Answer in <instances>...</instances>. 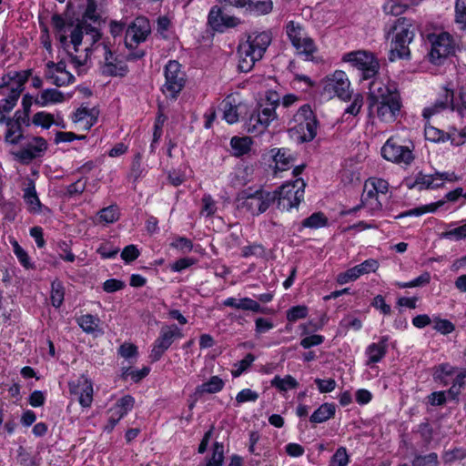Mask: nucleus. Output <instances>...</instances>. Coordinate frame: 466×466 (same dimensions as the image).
<instances>
[{"mask_svg":"<svg viewBox=\"0 0 466 466\" xmlns=\"http://www.w3.org/2000/svg\"><path fill=\"white\" fill-rule=\"evenodd\" d=\"M369 110L384 123H393L402 106L400 93L393 86L374 81L369 94Z\"/></svg>","mask_w":466,"mask_h":466,"instance_id":"obj_1","label":"nucleus"},{"mask_svg":"<svg viewBox=\"0 0 466 466\" xmlns=\"http://www.w3.org/2000/svg\"><path fill=\"white\" fill-rule=\"evenodd\" d=\"M415 36L413 21L407 17H400L386 32V38L390 39L389 59L409 58L410 55V44Z\"/></svg>","mask_w":466,"mask_h":466,"instance_id":"obj_2","label":"nucleus"},{"mask_svg":"<svg viewBox=\"0 0 466 466\" xmlns=\"http://www.w3.org/2000/svg\"><path fill=\"white\" fill-rule=\"evenodd\" d=\"M271 43L269 32H254L248 35L247 40L238 45V69L249 72L259 61Z\"/></svg>","mask_w":466,"mask_h":466,"instance_id":"obj_3","label":"nucleus"},{"mask_svg":"<svg viewBox=\"0 0 466 466\" xmlns=\"http://www.w3.org/2000/svg\"><path fill=\"white\" fill-rule=\"evenodd\" d=\"M99 15L96 13V5L94 0H88L86 11L83 15L82 19L71 31V37L74 47L76 45H82L83 43L87 45H94L98 39H100V33L98 30Z\"/></svg>","mask_w":466,"mask_h":466,"instance_id":"obj_4","label":"nucleus"},{"mask_svg":"<svg viewBox=\"0 0 466 466\" xmlns=\"http://www.w3.org/2000/svg\"><path fill=\"white\" fill-rule=\"evenodd\" d=\"M30 75V70H25L3 76L0 83V95L5 97L0 100V113L10 112L15 107Z\"/></svg>","mask_w":466,"mask_h":466,"instance_id":"obj_5","label":"nucleus"},{"mask_svg":"<svg viewBox=\"0 0 466 466\" xmlns=\"http://www.w3.org/2000/svg\"><path fill=\"white\" fill-rule=\"evenodd\" d=\"M278 106L279 99H273L272 96H268L265 102L259 103L245 123L247 132L253 136L263 134L270 123L277 119Z\"/></svg>","mask_w":466,"mask_h":466,"instance_id":"obj_6","label":"nucleus"},{"mask_svg":"<svg viewBox=\"0 0 466 466\" xmlns=\"http://www.w3.org/2000/svg\"><path fill=\"white\" fill-rule=\"evenodd\" d=\"M276 201V195L264 189H257L254 192L243 190L236 198L235 203L238 210L252 216H258Z\"/></svg>","mask_w":466,"mask_h":466,"instance_id":"obj_7","label":"nucleus"},{"mask_svg":"<svg viewBox=\"0 0 466 466\" xmlns=\"http://www.w3.org/2000/svg\"><path fill=\"white\" fill-rule=\"evenodd\" d=\"M51 23L56 32V37L70 58V62L77 69L78 74H82L85 71L84 66L86 64L89 56V46H86L82 50L79 49L81 45H76L74 47L70 46V45L73 46V41L72 39L67 41V37L66 35V24L60 15H54L52 16ZM70 38L72 37L70 36Z\"/></svg>","mask_w":466,"mask_h":466,"instance_id":"obj_8","label":"nucleus"},{"mask_svg":"<svg viewBox=\"0 0 466 466\" xmlns=\"http://www.w3.org/2000/svg\"><path fill=\"white\" fill-rule=\"evenodd\" d=\"M151 32L150 24L147 18L144 16L137 17L126 30L125 45L130 52L127 55V60L140 59L145 56L142 49H137V46L145 42Z\"/></svg>","mask_w":466,"mask_h":466,"instance_id":"obj_9","label":"nucleus"},{"mask_svg":"<svg viewBox=\"0 0 466 466\" xmlns=\"http://www.w3.org/2000/svg\"><path fill=\"white\" fill-rule=\"evenodd\" d=\"M305 182L302 179H296L294 182H288L271 193L276 195L277 207L281 211H289L298 208L304 198Z\"/></svg>","mask_w":466,"mask_h":466,"instance_id":"obj_10","label":"nucleus"},{"mask_svg":"<svg viewBox=\"0 0 466 466\" xmlns=\"http://www.w3.org/2000/svg\"><path fill=\"white\" fill-rule=\"evenodd\" d=\"M89 52L93 51L97 56H103L101 62V72L105 76H125L128 73V67L126 63L115 56L105 43H95L87 45Z\"/></svg>","mask_w":466,"mask_h":466,"instance_id":"obj_11","label":"nucleus"},{"mask_svg":"<svg viewBox=\"0 0 466 466\" xmlns=\"http://www.w3.org/2000/svg\"><path fill=\"white\" fill-rule=\"evenodd\" d=\"M286 32L297 53L304 56L306 60L313 61L318 47L303 27L299 24L290 21L286 26Z\"/></svg>","mask_w":466,"mask_h":466,"instance_id":"obj_12","label":"nucleus"},{"mask_svg":"<svg viewBox=\"0 0 466 466\" xmlns=\"http://www.w3.org/2000/svg\"><path fill=\"white\" fill-rule=\"evenodd\" d=\"M294 126L292 128L300 135L303 142H309L317 136L318 121L309 105L299 107L293 116Z\"/></svg>","mask_w":466,"mask_h":466,"instance_id":"obj_13","label":"nucleus"},{"mask_svg":"<svg viewBox=\"0 0 466 466\" xmlns=\"http://www.w3.org/2000/svg\"><path fill=\"white\" fill-rule=\"evenodd\" d=\"M165 84L162 92L167 97L176 99L186 84V73L176 60H170L165 66Z\"/></svg>","mask_w":466,"mask_h":466,"instance_id":"obj_14","label":"nucleus"},{"mask_svg":"<svg viewBox=\"0 0 466 466\" xmlns=\"http://www.w3.org/2000/svg\"><path fill=\"white\" fill-rule=\"evenodd\" d=\"M342 61L361 71L362 77L369 79L374 76L380 67L379 62L371 52L358 50L343 55Z\"/></svg>","mask_w":466,"mask_h":466,"instance_id":"obj_15","label":"nucleus"},{"mask_svg":"<svg viewBox=\"0 0 466 466\" xmlns=\"http://www.w3.org/2000/svg\"><path fill=\"white\" fill-rule=\"evenodd\" d=\"M381 156L399 165H410L414 160L412 149L400 143L397 137H390L381 147Z\"/></svg>","mask_w":466,"mask_h":466,"instance_id":"obj_16","label":"nucleus"},{"mask_svg":"<svg viewBox=\"0 0 466 466\" xmlns=\"http://www.w3.org/2000/svg\"><path fill=\"white\" fill-rule=\"evenodd\" d=\"M183 334L180 329L173 325H166L160 329L159 335L156 339L149 358L152 361H157L161 359L163 354L169 349L173 342L182 338Z\"/></svg>","mask_w":466,"mask_h":466,"instance_id":"obj_17","label":"nucleus"},{"mask_svg":"<svg viewBox=\"0 0 466 466\" xmlns=\"http://www.w3.org/2000/svg\"><path fill=\"white\" fill-rule=\"evenodd\" d=\"M431 48L429 53L430 61L435 65H441L454 52V42L450 34L444 32L432 35L431 37Z\"/></svg>","mask_w":466,"mask_h":466,"instance_id":"obj_18","label":"nucleus"},{"mask_svg":"<svg viewBox=\"0 0 466 466\" xmlns=\"http://www.w3.org/2000/svg\"><path fill=\"white\" fill-rule=\"evenodd\" d=\"M241 24V20L235 16L224 14L221 7L214 5L209 10L208 15V26L216 32L223 33L227 29L237 27Z\"/></svg>","mask_w":466,"mask_h":466,"instance_id":"obj_19","label":"nucleus"},{"mask_svg":"<svg viewBox=\"0 0 466 466\" xmlns=\"http://www.w3.org/2000/svg\"><path fill=\"white\" fill-rule=\"evenodd\" d=\"M325 89L342 100H349L351 96L350 82L342 70H336L326 77Z\"/></svg>","mask_w":466,"mask_h":466,"instance_id":"obj_20","label":"nucleus"},{"mask_svg":"<svg viewBox=\"0 0 466 466\" xmlns=\"http://www.w3.org/2000/svg\"><path fill=\"white\" fill-rule=\"evenodd\" d=\"M71 395L77 398L79 404L84 408L91 406L93 401V384L85 375L68 383Z\"/></svg>","mask_w":466,"mask_h":466,"instance_id":"obj_21","label":"nucleus"},{"mask_svg":"<svg viewBox=\"0 0 466 466\" xmlns=\"http://www.w3.org/2000/svg\"><path fill=\"white\" fill-rule=\"evenodd\" d=\"M45 77L56 86H65L75 81L74 76L66 70L64 61L58 63L49 61L46 64Z\"/></svg>","mask_w":466,"mask_h":466,"instance_id":"obj_22","label":"nucleus"},{"mask_svg":"<svg viewBox=\"0 0 466 466\" xmlns=\"http://www.w3.org/2000/svg\"><path fill=\"white\" fill-rule=\"evenodd\" d=\"M379 267L380 264L376 259L369 258L344 272H340L338 274L336 280L339 285H344L350 281L357 280L362 275L375 272Z\"/></svg>","mask_w":466,"mask_h":466,"instance_id":"obj_23","label":"nucleus"},{"mask_svg":"<svg viewBox=\"0 0 466 466\" xmlns=\"http://www.w3.org/2000/svg\"><path fill=\"white\" fill-rule=\"evenodd\" d=\"M453 98L454 92L451 88L442 87L439 98L436 99L435 103L428 107H425L422 112V116L425 118H429L434 114H437L442 110L448 108H453Z\"/></svg>","mask_w":466,"mask_h":466,"instance_id":"obj_24","label":"nucleus"},{"mask_svg":"<svg viewBox=\"0 0 466 466\" xmlns=\"http://www.w3.org/2000/svg\"><path fill=\"white\" fill-rule=\"evenodd\" d=\"M380 194L375 191V187L371 186L370 182L364 183L363 193L361 196V204L352 209L358 210L360 207L368 208L371 213L381 210L382 204L380 200Z\"/></svg>","mask_w":466,"mask_h":466,"instance_id":"obj_25","label":"nucleus"},{"mask_svg":"<svg viewBox=\"0 0 466 466\" xmlns=\"http://www.w3.org/2000/svg\"><path fill=\"white\" fill-rule=\"evenodd\" d=\"M98 110L96 107H79L74 114L73 121L80 129L87 131L97 121Z\"/></svg>","mask_w":466,"mask_h":466,"instance_id":"obj_26","label":"nucleus"},{"mask_svg":"<svg viewBox=\"0 0 466 466\" xmlns=\"http://www.w3.org/2000/svg\"><path fill=\"white\" fill-rule=\"evenodd\" d=\"M388 340L389 338L387 336H383L378 342L371 343L367 347V365L378 363L385 357L388 350Z\"/></svg>","mask_w":466,"mask_h":466,"instance_id":"obj_27","label":"nucleus"},{"mask_svg":"<svg viewBox=\"0 0 466 466\" xmlns=\"http://www.w3.org/2000/svg\"><path fill=\"white\" fill-rule=\"evenodd\" d=\"M23 198L30 213H40L42 204L35 190L33 180H29L26 187L23 189Z\"/></svg>","mask_w":466,"mask_h":466,"instance_id":"obj_28","label":"nucleus"},{"mask_svg":"<svg viewBox=\"0 0 466 466\" xmlns=\"http://www.w3.org/2000/svg\"><path fill=\"white\" fill-rule=\"evenodd\" d=\"M270 152L275 162L276 172L288 170L292 166L294 158L289 149L273 148Z\"/></svg>","mask_w":466,"mask_h":466,"instance_id":"obj_29","label":"nucleus"},{"mask_svg":"<svg viewBox=\"0 0 466 466\" xmlns=\"http://www.w3.org/2000/svg\"><path fill=\"white\" fill-rule=\"evenodd\" d=\"M223 305L226 307H230L238 309L250 310L252 312L261 311L260 305L257 301L249 298H243L240 299H237L235 298H228L223 301Z\"/></svg>","mask_w":466,"mask_h":466,"instance_id":"obj_30","label":"nucleus"},{"mask_svg":"<svg viewBox=\"0 0 466 466\" xmlns=\"http://www.w3.org/2000/svg\"><path fill=\"white\" fill-rule=\"evenodd\" d=\"M225 386L224 380L218 376H212L210 379L196 388L195 394H214L221 391Z\"/></svg>","mask_w":466,"mask_h":466,"instance_id":"obj_31","label":"nucleus"},{"mask_svg":"<svg viewBox=\"0 0 466 466\" xmlns=\"http://www.w3.org/2000/svg\"><path fill=\"white\" fill-rule=\"evenodd\" d=\"M65 101V95L55 88H47L41 92L40 96L35 100V103L40 106H46L49 104H57Z\"/></svg>","mask_w":466,"mask_h":466,"instance_id":"obj_32","label":"nucleus"},{"mask_svg":"<svg viewBox=\"0 0 466 466\" xmlns=\"http://www.w3.org/2000/svg\"><path fill=\"white\" fill-rule=\"evenodd\" d=\"M135 400L130 395H125L120 398L116 404L109 409L108 412L121 420L134 407Z\"/></svg>","mask_w":466,"mask_h":466,"instance_id":"obj_33","label":"nucleus"},{"mask_svg":"<svg viewBox=\"0 0 466 466\" xmlns=\"http://www.w3.org/2000/svg\"><path fill=\"white\" fill-rule=\"evenodd\" d=\"M336 407L333 403H323L310 416L312 423H322L334 417Z\"/></svg>","mask_w":466,"mask_h":466,"instance_id":"obj_34","label":"nucleus"},{"mask_svg":"<svg viewBox=\"0 0 466 466\" xmlns=\"http://www.w3.org/2000/svg\"><path fill=\"white\" fill-rule=\"evenodd\" d=\"M7 131L5 134V141L16 145L23 138V131L21 124L16 121H13L12 118L6 120Z\"/></svg>","mask_w":466,"mask_h":466,"instance_id":"obj_35","label":"nucleus"},{"mask_svg":"<svg viewBox=\"0 0 466 466\" xmlns=\"http://www.w3.org/2000/svg\"><path fill=\"white\" fill-rule=\"evenodd\" d=\"M271 386L280 391H287L298 388L299 382L291 375H286L284 378L275 376L271 380Z\"/></svg>","mask_w":466,"mask_h":466,"instance_id":"obj_36","label":"nucleus"},{"mask_svg":"<svg viewBox=\"0 0 466 466\" xmlns=\"http://www.w3.org/2000/svg\"><path fill=\"white\" fill-rule=\"evenodd\" d=\"M65 297V288L62 282L58 279H55L51 284L50 299L51 303L55 308H59Z\"/></svg>","mask_w":466,"mask_h":466,"instance_id":"obj_37","label":"nucleus"},{"mask_svg":"<svg viewBox=\"0 0 466 466\" xmlns=\"http://www.w3.org/2000/svg\"><path fill=\"white\" fill-rule=\"evenodd\" d=\"M77 323L86 333H94L98 329L100 320L91 314H86L78 318Z\"/></svg>","mask_w":466,"mask_h":466,"instance_id":"obj_38","label":"nucleus"},{"mask_svg":"<svg viewBox=\"0 0 466 466\" xmlns=\"http://www.w3.org/2000/svg\"><path fill=\"white\" fill-rule=\"evenodd\" d=\"M251 140L248 137H233L230 140V146L237 157L243 156L250 150Z\"/></svg>","mask_w":466,"mask_h":466,"instance_id":"obj_39","label":"nucleus"},{"mask_svg":"<svg viewBox=\"0 0 466 466\" xmlns=\"http://www.w3.org/2000/svg\"><path fill=\"white\" fill-rule=\"evenodd\" d=\"M466 384V371H461L453 380L451 387L447 391L449 399L456 400L461 392V389Z\"/></svg>","mask_w":466,"mask_h":466,"instance_id":"obj_40","label":"nucleus"},{"mask_svg":"<svg viewBox=\"0 0 466 466\" xmlns=\"http://www.w3.org/2000/svg\"><path fill=\"white\" fill-rule=\"evenodd\" d=\"M418 187L420 189L422 188H436L441 187V183H434L431 175H425L419 173L412 185H409V187Z\"/></svg>","mask_w":466,"mask_h":466,"instance_id":"obj_41","label":"nucleus"},{"mask_svg":"<svg viewBox=\"0 0 466 466\" xmlns=\"http://www.w3.org/2000/svg\"><path fill=\"white\" fill-rule=\"evenodd\" d=\"M454 374V368L448 363H443L435 368L433 378L436 381H440L444 385L448 384V377Z\"/></svg>","mask_w":466,"mask_h":466,"instance_id":"obj_42","label":"nucleus"},{"mask_svg":"<svg viewBox=\"0 0 466 466\" xmlns=\"http://www.w3.org/2000/svg\"><path fill=\"white\" fill-rule=\"evenodd\" d=\"M328 223V218L321 212L313 213L309 218L302 221V226L309 228H319L325 227Z\"/></svg>","mask_w":466,"mask_h":466,"instance_id":"obj_43","label":"nucleus"},{"mask_svg":"<svg viewBox=\"0 0 466 466\" xmlns=\"http://www.w3.org/2000/svg\"><path fill=\"white\" fill-rule=\"evenodd\" d=\"M223 118L228 124H234L238 120V108L232 105L228 98L222 102Z\"/></svg>","mask_w":466,"mask_h":466,"instance_id":"obj_44","label":"nucleus"},{"mask_svg":"<svg viewBox=\"0 0 466 466\" xmlns=\"http://www.w3.org/2000/svg\"><path fill=\"white\" fill-rule=\"evenodd\" d=\"M408 8V5L398 0H388L383 5V11L387 15L398 16L402 15Z\"/></svg>","mask_w":466,"mask_h":466,"instance_id":"obj_45","label":"nucleus"},{"mask_svg":"<svg viewBox=\"0 0 466 466\" xmlns=\"http://www.w3.org/2000/svg\"><path fill=\"white\" fill-rule=\"evenodd\" d=\"M32 123L46 129H48L53 124H56L54 116L45 111L35 114L32 118ZM56 125L58 124L56 123Z\"/></svg>","mask_w":466,"mask_h":466,"instance_id":"obj_46","label":"nucleus"},{"mask_svg":"<svg viewBox=\"0 0 466 466\" xmlns=\"http://www.w3.org/2000/svg\"><path fill=\"white\" fill-rule=\"evenodd\" d=\"M255 356L251 353H248L245 356V358L237 363L234 364V369L231 370V374L234 378L239 377L243 372H245L254 362Z\"/></svg>","mask_w":466,"mask_h":466,"instance_id":"obj_47","label":"nucleus"},{"mask_svg":"<svg viewBox=\"0 0 466 466\" xmlns=\"http://www.w3.org/2000/svg\"><path fill=\"white\" fill-rule=\"evenodd\" d=\"M431 281V274L428 271H424L418 278L414 279L409 282H396V286L400 289L406 288H416V287H423L430 283Z\"/></svg>","mask_w":466,"mask_h":466,"instance_id":"obj_48","label":"nucleus"},{"mask_svg":"<svg viewBox=\"0 0 466 466\" xmlns=\"http://www.w3.org/2000/svg\"><path fill=\"white\" fill-rule=\"evenodd\" d=\"M224 461V447L222 443L215 442L212 456L205 466H222Z\"/></svg>","mask_w":466,"mask_h":466,"instance_id":"obj_49","label":"nucleus"},{"mask_svg":"<svg viewBox=\"0 0 466 466\" xmlns=\"http://www.w3.org/2000/svg\"><path fill=\"white\" fill-rule=\"evenodd\" d=\"M100 221L113 223L119 218V210L116 206H109L102 208L98 213Z\"/></svg>","mask_w":466,"mask_h":466,"instance_id":"obj_50","label":"nucleus"},{"mask_svg":"<svg viewBox=\"0 0 466 466\" xmlns=\"http://www.w3.org/2000/svg\"><path fill=\"white\" fill-rule=\"evenodd\" d=\"M273 3L271 0H252V4L248 10L257 15H267L272 11Z\"/></svg>","mask_w":466,"mask_h":466,"instance_id":"obj_51","label":"nucleus"},{"mask_svg":"<svg viewBox=\"0 0 466 466\" xmlns=\"http://www.w3.org/2000/svg\"><path fill=\"white\" fill-rule=\"evenodd\" d=\"M309 309L305 305H298L290 308L287 311V319L289 322H295L299 319H305L308 316Z\"/></svg>","mask_w":466,"mask_h":466,"instance_id":"obj_52","label":"nucleus"},{"mask_svg":"<svg viewBox=\"0 0 466 466\" xmlns=\"http://www.w3.org/2000/svg\"><path fill=\"white\" fill-rule=\"evenodd\" d=\"M424 136L427 140L432 142H443L446 140V133L431 125L425 126Z\"/></svg>","mask_w":466,"mask_h":466,"instance_id":"obj_53","label":"nucleus"},{"mask_svg":"<svg viewBox=\"0 0 466 466\" xmlns=\"http://www.w3.org/2000/svg\"><path fill=\"white\" fill-rule=\"evenodd\" d=\"M446 140H451V143L455 146L463 145L466 142V127L461 130L452 128L446 133Z\"/></svg>","mask_w":466,"mask_h":466,"instance_id":"obj_54","label":"nucleus"},{"mask_svg":"<svg viewBox=\"0 0 466 466\" xmlns=\"http://www.w3.org/2000/svg\"><path fill=\"white\" fill-rule=\"evenodd\" d=\"M26 147H28L32 153L35 154V157H37L46 150L47 143L45 138L35 137L32 141L26 145Z\"/></svg>","mask_w":466,"mask_h":466,"instance_id":"obj_55","label":"nucleus"},{"mask_svg":"<svg viewBox=\"0 0 466 466\" xmlns=\"http://www.w3.org/2000/svg\"><path fill=\"white\" fill-rule=\"evenodd\" d=\"M445 203V200H439L435 203H431L430 205H426L422 208H417L410 209L407 211L406 213L402 214V216H420L426 212H434L436 211L440 207H441Z\"/></svg>","mask_w":466,"mask_h":466,"instance_id":"obj_56","label":"nucleus"},{"mask_svg":"<svg viewBox=\"0 0 466 466\" xmlns=\"http://www.w3.org/2000/svg\"><path fill=\"white\" fill-rule=\"evenodd\" d=\"M349 455L344 447L339 448L330 459V466H348Z\"/></svg>","mask_w":466,"mask_h":466,"instance_id":"obj_57","label":"nucleus"},{"mask_svg":"<svg viewBox=\"0 0 466 466\" xmlns=\"http://www.w3.org/2000/svg\"><path fill=\"white\" fill-rule=\"evenodd\" d=\"M438 455L435 452L418 456L412 461V466H438Z\"/></svg>","mask_w":466,"mask_h":466,"instance_id":"obj_58","label":"nucleus"},{"mask_svg":"<svg viewBox=\"0 0 466 466\" xmlns=\"http://www.w3.org/2000/svg\"><path fill=\"white\" fill-rule=\"evenodd\" d=\"M464 458H466V449L464 448H454L451 451H445L442 455V459L445 463H451Z\"/></svg>","mask_w":466,"mask_h":466,"instance_id":"obj_59","label":"nucleus"},{"mask_svg":"<svg viewBox=\"0 0 466 466\" xmlns=\"http://www.w3.org/2000/svg\"><path fill=\"white\" fill-rule=\"evenodd\" d=\"M170 246L182 253L190 252L193 248L192 241L185 237L175 238Z\"/></svg>","mask_w":466,"mask_h":466,"instance_id":"obj_60","label":"nucleus"},{"mask_svg":"<svg viewBox=\"0 0 466 466\" xmlns=\"http://www.w3.org/2000/svg\"><path fill=\"white\" fill-rule=\"evenodd\" d=\"M12 245L14 248V253L19 259L20 263L25 268H32V264L30 262L29 257L25 250L18 244L16 240L12 241Z\"/></svg>","mask_w":466,"mask_h":466,"instance_id":"obj_61","label":"nucleus"},{"mask_svg":"<svg viewBox=\"0 0 466 466\" xmlns=\"http://www.w3.org/2000/svg\"><path fill=\"white\" fill-rule=\"evenodd\" d=\"M443 238L461 240L466 238V223L441 234Z\"/></svg>","mask_w":466,"mask_h":466,"instance_id":"obj_62","label":"nucleus"},{"mask_svg":"<svg viewBox=\"0 0 466 466\" xmlns=\"http://www.w3.org/2000/svg\"><path fill=\"white\" fill-rule=\"evenodd\" d=\"M17 461L23 466L36 465L35 458L22 446H20L17 450Z\"/></svg>","mask_w":466,"mask_h":466,"instance_id":"obj_63","label":"nucleus"},{"mask_svg":"<svg viewBox=\"0 0 466 466\" xmlns=\"http://www.w3.org/2000/svg\"><path fill=\"white\" fill-rule=\"evenodd\" d=\"M433 328L435 330L444 335L451 333L455 329L454 325L450 320L441 319H434Z\"/></svg>","mask_w":466,"mask_h":466,"instance_id":"obj_64","label":"nucleus"}]
</instances>
